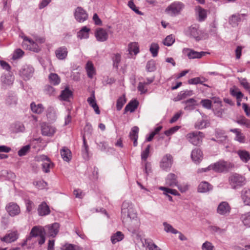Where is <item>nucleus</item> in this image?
Wrapping results in <instances>:
<instances>
[{
  "mask_svg": "<svg viewBox=\"0 0 250 250\" xmlns=\"http://www.w3.org/2000/svg\"><path fill=\"white\" fill-rule=\"evenodd\" d=\"M237 153L240 159L244 163H247L250 160V154L246 150H239Z\"/></svg>",
  "mask_w": 250,
  "mask_h": 250,
  "instance_id": "nucleus-42",
  "label": "nucleus"
},
{
  "mask_svg": "<svg viewBox=\"0 0 250 250\" xmlns=\"http://www.w3.org/2000/svg\"><path fill=\"white\" fill-rule=\"evenodd\" d=\"M241 197L245 205L250 206V189L244 188L241 192Z\"/></svg>",
  "mask_w": 250,
  "mask_h": 250,
  "instance_id": "nucleus-24",
  "label": "nucleus"
},
{
  "mask_svg": "<svg viewBox=\"0 0 250 250\" xmlns=\"http://www.w3.org/2000/svg\"><path fill=\"white\" fill-rule=\"evenodd\" d=\"M13 130L16 132H23L25 127L23 124L20 122H16L13 125Z\"/></svg>",
  "mask_w": 250,
  "mask_h": 250,
  "instance_id": "nucleus-47",
  "label": "nucleus"
},
{
  "mask_svg": "<svg viewBox=\"0 0 250 250\" xmlns=\"http://www.w3.org/2000/svg\"><path fill=\"white\" fill-rule=\"evenodd\" d=\"M61 155L63 160L66 162H69L71 159V151L65 147L61 150Z\"/></svg>",
  "mask_w": 250,
  "mask_h": 250,
  "instance_id": "nucleus-39",
  "label": "nucleus"
},
{
  "mask_svg": "<svg viewBox=\"0 0 250 250\" xmlns=\"http://www.w3.org/2000/svg\"><path fill=\"white\" fill-rule=\"evenodd\" d=\"M49 79L50 83L55 85L59 84L61 82L60 77L55 73H51Z\"/></svg>",
  "mask_w": 250,
  "mask_h": 250,
  "instance_id": "nucleus-45",
  "label": "nucleus"
},
{
  "mask_svg": "<svg viewBox=\"0 0 250 250\" xmlns=\"http://www.w3.org/2000/svg\"><path fill=\"white\" fill-rule=\"evenodd\" d=\"M209 125V121L202 118L198 119L194 124V127L198 129H202L208 127Z\"/></svg>",
  "mask_w": 250,
  "mask_h": 250,
  "instance_id": "nucleus-28",
  "label": "nucleus"
},
{
  "mask_svg": "<svg viewBox=\"0 0 250 250\" xmlns=\"http://www.w3.org/2000/svg\"><path fill=\"white\" fill-rule=\"evenodd\" d=\"M73 96V92L68 87H66L64 90L62 91L60 96L62 100L64 101H68L69 99Z\"/></svg>",
  "mask_w": 250,
  "mask_h": 250,
  "instance_id": "nucleus-33",
  "label": "nucleus"
},
{
  "mask_svg": "<svg viewBox=\"0 0 250 250\" xmlns=\"http://www.w3.org/2000/svg\"><path fill=\"white\" fill-rule=\"evenodd\" d=\"M184 7L185 5L182 2L174 1L167 7L165 11L168 15L175 17L181 14Z\"/></svg>",
  "mask_w": 250,
  "mask_h": 250,
  "instance_id": "nucleus-6",
  "label": "nucleus"
},
{
  "mask_svg": "<svg viewBox=\"0 0 250 250\" xmlns=\"http://www.w3.org/2000/svg\"><path fill=\"white\" fill-rule=\"evenodd\" d=\"M213 249L214 246L208 241L205 242L202 246V250H213Z\"/></svg>",
  "mask_w": 250,
  "mask_h": 250,
  "instance_id": "nucleus-63",
  "label": "nucleus"
},
{
  "mask_svg": "<svg viewBox=\"0 0 250 250\" xmlns=\"http://www.w3.org/2000/svg\"><path fill=\"white\" fill-rule=\"evenodd\" d=\"M46 116L51 121H53L56 119L55 111L53 107H49L47 109Z\"/></svg>",
  "mask_w": 250,
  "mask_h": 250,
  "instance_id": "nucleus-49",
  "label": "nucleus"
},
{
  "mask_svg": "<svg viewBox=\"0 0 250 250\" xmlns=\"http://www.w3.org/2000/svg\"><path fill=\"white\" fill-rule=\"evenodd\" d=\"M34 68L30 65H25L20 71L19 74L24 80H29L33 75Z\"/></svg>",
  "mask_w": 250,
  "mask_h": 250,
  "instance_id": "nucleus-12",
  "label": "nucleus"
},
{
  "mask_svg": "<svg viewBox=\"0 0 250 250\" xmlns=\"http://www.w3.org/2000/svg\"><path fill=\"white\" fill-rule=\"evenodd\" d=\"M147 85L144 82L139 83L137 88L141 94H145L147 92Z\"/></svg>",
  "mask_w": 250,
  "mask_h": 250,
  "instance_id": "nucleus-56",
  "label": "nucleus"
},
{
  "mask_svg": "<svg viewBox=\"0 0 250 250\" xmlns=\"http://www.w3.org/2000/svg\"><path fill=\"white\" fill-rule=\"evenodd\" d=\"M128 50L130 54L134 53V55H136L139 52L138 43L136 42L130 43L128 45Z\"/></svg>",
  "mask_w": 250,
  "mask_h": 250,
  "instance_id": "nucleus-40",
  "label": "nucleus"
},
{
  "mask_svg": "<svg viewBox=\"0 0 250 250\" xmlns=\"http://www.w3.org/2000/svg\"><path fill=\"white\" fill-rule=\"evenodd\" d=\"M241 21V15L239 14H234L231 16L229 19V23L233 27L238 25V23Z\"/></svg>",
  "mask_w": 250,
  "mask_h": 250,
  "instance_id": "nucleus-43",
  "label": "nucleus"
},
{
  "mask_svg": "<svg viewBox=\"0 0 250 250\" xmlns=\"http://www.w3.org/2000/svg\"><path fill=\"white\" fill-rule=\"evenodd\" d=\"M230 93L232 96L236 97L237 99H241L243 97V94L236 88H231Z\"/></svg>",
  "mask_w": 250,
  "mask_h": 250,
  "instance_id": "nucleus-53",
  "label": "nucleus"
},
{
  "mask_svg": "<svg viewBox=\"0 0 250 250\" xmlns=\"http://www.w3.org/2000/svg\"><path fill=\"white\" fill-rule=\"evenodd\" d=\"M121 214L124 226L131 233L137 234L139 229L140 221L131 202L127 201L123 202L122 206Z\"/></svg>",
  "mask_w": 250,
  "mask_h": 250,
  "instance_id": "nucleus-1",
  "label": "nucleus"
},
{
  "mask_svg": "<svg viewBox=\"0 0 250 250\" xmlns=\"http://www.w3.org/2000/svg\"><path fill=\"white\" fill-rule=\"evenodd\" d=\"M212 189V186L206 181L201 182L197 188V191L202 193L208 192Z\"/></svg>",
  "mask_w": 250,
  "mask_h": 250,
  "instance_id": "nucleus-23",
  "label": "nucleus"
},
{
  "mask_svg": "<svg viewBox=\"0 0 250 250\" xmlns=\"http://www.w3.org/2000/svg\"><path fill=\"white\" fill-rule=\"evenodd\" d=\"M24 54V52L21 49H16L13 53L12 59L13 60H17L21 58Z\"/></svg>",
  "mask_w": 250,
  "mask_h": 250,
  "instance_id": "nucleus-59",
  "label": "nucleus"
},
{
  "mask_svg": "<svg viewBox=\"0 0 250 250\" xmlns=\"http://www.w3.org/2000/svg\"><path fill=\"white\" fill-rule=\"evenodd\" d=\"M14 81V77L8 73L2 75L1 77V83L3 87H6L11 85Z\"/></svg>",
  "mask_w": 250,
  "mask_h": 250,
  "instance_id": "nucleus-21",
  "label": "nucleus"
},
{
  "mask_svg": "<svg viewBox=\"0 0 250 250\" xmlns=\"http://www.w3.org/2000/svg\"><path fill=\"white\" fill-rule=\"evenodd\" d=\"M146 68L149 72L154 71L156 69L155 62L153 60L148 61L146 64Z\"/></svg>",
  "mask_w": 250,
  "mask_h": 250,
  "instance_id": "nucleus-61",
  "label": "nucleus"
},
{
  "mask_svg": "<svg viewBox=\"0 0 250 250\" xmlns=\"http://www.w3.org/2000/svg\"><path fill=\"white\" fill-rule=\"evenodd\" d=\"M30 149V146L29 145H26L23 146L18 151V155L20 156H23L25 155Z\"/></svg>",
  "mask_w": 250,
  "mask_h": 250,
  "instance_id": "nucleus-60",
  "label": "nucleus"
},
{
  "mask_svg": "<svg viewBox=\"0 0 250 250\" xmlns=\"http://www.w3.org/2000/svg\"><path fill=\"white\" fill-rule=\"evenodd\" d=\"M240 83L245 89L250 91V83L247 82L246 79L242 78L240 79Z\"/></svg>",
  "mask_w": 250,
  "mask_h": 250,
  "instance_id": "nucleus-64",
  "label": "nucleus"
},
{
  "mask_svg": "<svg viewBox=\"0 0 250 250\" xmlns=\"http://www.w3.org/2000/svg\"><path fill=\"white\" fill-rule=\"evenodd\" d=\"M124 237V234L121 231H118L111 235V241L112 244H114L118 242L122 241Z\"/></svg>",
  "mask_w": 250,
  "mask_h": 250,
  "instance_id": "nucleus-41",
  "label": "nucleus"
},
{
  "mask_svg": "<svg viewBox=\"0 0 250 250\" xmlns=\"http://www.w3.org/2000/svg\"><path fill=\"white\" fill-rule=\"evenodd\" d=\"M193 95V91L192 90H185L180 92L175 98V101H179L182 99L187 98L188 97Z\"/></svg>",
  "mask_w": 250,
  "mask_h": 250,
  "instance_id": "nucleus-29",
  "label": "nucleus"
},
{
  "mask_svg": "<svg viewBox=\"0 0 250 250\" xmlns=\"http://www.w3.org/2000/svg\"><path fill=\"white\" fill-rule=\"evenodd\" d=\"M166 184L170 187L178 186L177 177L173 173H169L166 179Z\"/></svg>",
  "mask_w": 250,
  "mask_h": 250,
  "instance_id": "nucleus-26",
  "label": "nucleus"
},
{
  "mask_svg": "<svg viewBox=\"0 0 250 250\" xmlns=\"http://www.w3.org/2000/svg\"><path fill=\"white\" fill-rule=\"evenodd\" d=\"M5 210L8 214L12 217L18 216L21 212L20 206L14 202L7 204L5 206Z\"/></svg>",
  "mask_w": 250,
  "mask_h": 250,
  "instance_id": "nucleus-10",
  "label": "nucleus"
},
{
  "mask_svg": "<svg viewBox=\"0 0 250 250\" xmlns=\"http://www.w3.org/2000/svg\"><path fill=\"white\" fill-rule=\"evenodd\" d=\"M139 104V102L137 100H133L130 101L125 106V112L130 111V112H134L137 108Z\"/></svg>",
  "mask_w": 250,
  "mask_h": 250,
  "instance_id": "nucleus-38",
  "label": "nucleus"
},
{
  "mask_svg": "<svg viewBox=\"0 0 250 250\" xmlns=\"http://www.w3.org/2000/svg\"><path fill=\"white\" fill-rule=\"evenodd\" d=\"M159 50V46L158 43L153 42L150 44L149 51L153 57H156L158 55Z\"/></svg>",
  "mask_w": 250,
  "mask_h": 250,
  "instance_id": "nucleus-46",
  "label": "nucleus"
},
{
  "mask_svg": "<svg viewBox=\"0 0 250 250\" xmlns=\"http://www.w3.org/2000/svg\"><path fill=\"white\" fill-rule=\"evenodd\" d=\"M42 134L45 136H52L56 132V128L49 125L45 123L42 125Z\"/></svg>",
  "mask_w": 250,
  "mask_h": 250,
  "instance_id": "nucleus-22",
  "label": "nucleus"
},
{
  "mask_svg": "<svg viewBox=\"0 0 250 250\" xmlns=\"http://www.w3.org/2000/svg\"><path fill=\"white\" fill-rule=\"evenodd\" d=\"M185 33L187 36L194 39L197 42L206 38V34L199 29L198 25H192L188 27L185 29Z\"/></svg>",
  "mask_w": 250,
  "mask_h": 250,
  "instance_id": "nucleus-3",
  "label": "nucleus"
},
{
  "mask_svg": "<svg viewBox=\"0 0 250 250\" xmlns=\"http://www.w3.org/2000/svg\"><path fill=\"white\" fill-rule=\"evenodd\" d=\"M207 80L204 77H196L188 80V83L190 84H197L198 83L203 84L204 82H206Z\"/></svg>",
  "mask_w": 250,
  "mask_h": 250,
  "instance_id": "nucleus-50",
  "label": "nucleus"
},
{
  "mask_svg": "<svg viewBox=\"0 0 250 250\" xmlns=\"http://www.w3.org/2000/svg\"><path fill=\"white\" fill-rule=\"evenodd\" d=\"M112 61L113 63V66L118 69L121 61V54L119 53H116L114 54V57L112 58Z\"/></svg>",
  "mask_w": 250,
  "mask_h": 250,
  "instance_id": "nucleus-52",
  "label": "nucleus"
},
{
  "mask_svg": "<svg viewBox=\"0 0 250 250\" xmlns=\"http://www.w3.org/2000/svg\"><path fill=\"white\" fill-rule=\"evenodd\" d=\"M83 146L82 149V153L83 157H87L88 156V146L86 144V139L84 135H83Z\"/></svg>",
  "mask_w": 250,
  "mask_h": 250,
  "instance_id": "nucleus-57",
  "label": "nucleus"
},
{
  "mask_svg": "<svg viewBox=\"0 0 250 250\" xmlns=\"http://www.w3.org/2000/svg\"><path fill=\"white\" fill-rule=\"evenodd\" d=\"M195 10L198 16L199 21H204L207 17V11L199 6L196 7Z\"/></svg>",
  "mask_w": 250,
  "mask_h": 250,
  "instance_id": "nucleus-36",
  "label": "nucleus"
},
{
  "mask_svg": "<svg viewBox=\"0 0 250 250\" xmlns=\"http://www.w3.org/2000/svg\"><path fill=\"white\" fill-rule=\"evenodd\" d=\"M37 211L40 216H46L50 213L49 207L45 202H42L41 204L38 206Z\"/></svg>",
  "mask_w": 250,
  "mask_h": 250,
  "instance_id": "nucleus-18",
  "label": "nucleus"
},
{
  "mask_svg": "<svg viewBox=\"0 0 250 250\" xmlns=\"http://www.w3.org/2000/svg\"><path fill=\"white\" fill-rule=\"evenodd\" d=\"M229 183L232 189H236L245 185L246 179L239 174L232 173L229 177Z\"/></svg>",
  "mask_w": 250,
  "mask_h": 250,
  "instance_id": "nucleus-4",
  "label": "nucleus"
},
{
  "mask_svg": "<svg viewBox=\"0 0 250 250\" xmlns=\"http://www.w3.org/2000/svg\"><path fill=\"white\" fill-rule=\"evenodd\" d=\"M231 210V207L229 204L226 201L221 202L217 208V213L223 216L228 215Z\"/></svg>",
  "mask_w": 250,
  "mask_h": 250,
  "instance_id": "nucleus-14",
  "label": "nucleus"
},
{
  "mask_svg": "<svg viewBox=\"0 0 250 250\" xmlns=\"http://www.w3.org/2000/svg\"><path fill=\"white\" fill-rule=\"evenodd\" d=\"M150 147V146L149 145H148L145 150L141 153V158L145 162L146 161V159L149 156Z\"/></svg>",
  "mask_w": 250,
  "mask_h": 250,
  "instance_id": "nucleus-62",
  "label": "nucleus"
},
{
  "mask_svg": "<svg viewBox=\"0 0 250 250\" xmlns=\"http://www.w3.org/2000/svg\"><path fill=\"white\" fill-rule=\"evenodd\" d=\"M186 137L189 142L197 146L201 144L204 134L201 132L195 131L188 133Z\"/></svg>",
  "mask_w": 250,
  "mask_h": 250,
  "instance_id": "nucleus-7",
  "label": "nucleus"
},
{
  "mask_svg": "<svg viewBox=\"0 0 250 250\" xmlns=\"http://www.w3.org/2000/svg\"><path fill=\"white\" fill-rule=\"evenodd\" d=\"M203 157V153L199 148H195L192 150L191 157L192 160L196 163H199L201 161Z\"/></svg>",
  "mask_w": 250,
  "mask_h": 250,
  "instance_id": "nucleus-27",
  "label": "nucleus"
},
{
  "mask_svg": "<svg viewBox=\"0 0 250 250\" xmlns=\"http://www.w3.org/2000/svg\"><path fill=\"white\" fill-rule=\"evenodd\" d=\"M90 29L86 26H83L78 32L77 37L80 39H87L89 37Z\"/></svg>",
  "mask_w": 250,
  "mask_h": 250,
  "instance_id": "nucleus-35",
  "label": "nucleus"
},
{
  "mask_svg": "<svg viewBox=\"0 0 250 250\" xmlns=\"http://www.w3.org/2000/svg\"><path fill=\"white\" fill-rule=\"evenodd\" d=\"M25 205L26 207V211L31 214L32 211L35 209V206L33 202L29 199L25 200Z\"/></svg>",
  "mask_w": 250,
  "mask_h": 250,
  "instance_id": "nucleus-44",
  "label": "nucleus"
},
{
  "mask_svg": "<svg viewBox=\"0 0 250 250\" xmlns=\"http://www.w3.org/2000/svg\"><path fill=\"white\" fill-rule=\"evenodd\" d=\"M173 163V158L170 154H167L165 155L161 162L160 167L166 171L169 169Z\"/></svg>",
  "mask_w": 250,
  "mask_h": 250,
  "instance_id": "nucleus-16",
  "label": "nucleus"
},
{
  "mask_svg": "<svg viewBox=\"0 0 250 250\" xmlns=\"http://www.w3.org/2000/svg\"><path fill=\"white\" fill-rule=\"evenodd\" d=\"M241 218L245 226L250 227V212L242 215Z\"/></svg>",
  "mask_w": 250,
  "mask_h": 250,
  "instance_id": "nucleus-48",
  "label": "nucleus"
},
{
  "mask_svg": "<svg viewBox=\"0 0 250 250\" xmlns=\"http://www.w3.org/2000/svg\"><path fill=\"white\" fill-rule=\"evenodd\" d=\"M164 226V229L167 232H171L173 234H177L178 233V231L173 228V227L167 222L163 223Z\"/></svg>",
  "mask_w": 250,
  "mask_h": 250,
  "instance_id": "nucleus-54",
  "label": "nucleus"
},
{
  "mask_svg": "<svg viewBox=\"0 0 250 250\" xmlns=\"http://www.w3.org/2000/svg\"><path fill=\"white\" fill-rule=\"evenodd\" d=\"M108 35L107 31L102 28H98L95 32V37L99 42H104L108 39Z\"/></svg>",
  "mask_w": 250,
  "mask_h": 250,
  "instance_id": "nucleus-20",
  "label": "nucleus"
},
{
  "mask_svg": "<svg viewBox=\"0 0 250 250\" xmlns=\"http://www.w3.org/2000/svg\"><path fill=\"white\" fill-rule=\"evenodd\" d=\"M60 225L55 223L45 226L44 228L46 233L49 236L54 237L58 234L59 230Z\"/></svg>",
  "mask_w": 250,
  "mask_h": 250,
  "instance_id": "nucleus-15",
  "label": "nucleus"
},
{
  "mask_svg": "<svg viewBox=\"0 0 250 250\" xmlns=\"http://www.w3.org/2000/svg\"><path fill=\"white\" fill-rule=\"evenodd\" d=\"M125 97H120L117 101L116 107L118 111H120L125 103Z\"/></svg>",
  "mask_w": 250,
  "mask_h": 250,
  "instance_id": "nucleus-58",
  "label": "nucleus"
},
{
  "mask_svg": "<svg viewBox=\"0 0 250 250\" xmlns=\"http://www.w3.org/2000/svg\"><path fill=\"white\" fill-rule=\"evenodd\" d=\"M85 69L87 76L90 78H92L96 74L95 68L91 62H88L86 64Z\"/></svg>",
  "mask_w": 250,
  "mask_h": 250,
  "instance_id": "nucleus-37",
  "label": "nucleus"
},
{
  "mask_svg": "<svg viewBox=\"0 0 250 250\" xmlns=\"http://www.w3.org/2000/svg\"><path fill=\"white\" fill-rule=\"evenodd\" d=\"M183 104L186 105L184 108L185 110H192L195 108V106L197 105V102L194 99L190 98L183 102Z\"/></svg>",
  "mask_w": 250,
  "mask_h": 250,
  "instance_id": "nucleus-32",
  "label": "nucleus"
},
{
  "mask_svg": "<svg viewBox=\"0 0 250 250\" xmlns=\"http://www.w3.org/2000/svg\"><path fill=\"white\" fill-rule=\"evenodd\" d=\"M19 233L17 230L11 231L7 233L4 237L0 238L1 241L11 243L16 241L19 237Z\"/></svg>",
  "mask_w": 250,
  "mask_h": 250,
  "instance_id": "nucleus-17",
  "label": "nucleus"
},
{
  "mask_svg": "<svg viewBox=\"0 0 250 250\" xmlns=\"http://www.w3.org/2000/svg\"><path fill=\"white\" fill-rule=\"evenodd\" d=\"M183 52L189 59H200L208 54L207 52H197L189 48H184Z\"/></svg>",
  "mask_w": 250,
  "mask_h": 250,
  "instance_id": "nucleus-13",
  "label": "nucleus"
},
{
  "mask_svg": "<svg viewBox=\"0 0 250 250\" xmlns=\"http://www.w3.org/2000/svg\"><path fill=\"white\" fill-rule=\"evenodd\" d=\"M139 128L137 126H133L129 133L130 138L132 140L138 138Z\"/></svg>",
  "mask_w": 250,
  "mask_h": 250,
  "instance_id": "nucleus-55",
  "label": "nucleus"
},
{
  "mask_svg": "<svg viewBox=\"0 0 250 250\" xmlns=\"http://www.w3.org/2000/svg\"><path fill=\"white\" fill-rule=\"evenodd\" d=\"M143 244L146 247V250H161L160 248L149 239H145L144 242H143Z\"/></svg>",
  "mask_w": 250,
  "mask_h": 250,
  "instance_id": "nucleus-31",
  "label": "nucleus"
},
{
  "mask_svg": "<svg viewBox=\"0 0 250 250\" xmlns=\"http://www.w3.org/2000/svg\"><path fill=\"white\" fill-rule=\"evenodd\" d=\"M87 102L89 105L93 107L96 114H99L100 113L99 107L95 101V97L94 92H92L91 96L88 98Z\"/></svg>",
  "mask_w": 250,
  "mask_h": 250,
  "instance_id": "nucleus-30",
  "label": "nucleus"
},
{
  "mask_svg": "<svg viewBox=\"0 0 250 250\" xmlns=\"http://www.w3.org/2000/svg\"><path fill=\"white\" fill-rule=\"evenodd\" d=\"M5 103L6 105L13 107L18 103V98L14 93H9L6 96Z\"/></svg>",
  "mask_w": 250,
  "mask_h": 250,
  "instance_id": "nucleus-19",
  "label": "nucleus"
},
{
  "mask_svg": "<svg viewBox=\"0 0 250 250\" xmlns=\"http://www.w3.org/2000/svg\"><path fill=\"white\" fill-rule=\"evenodd\" d=\"M21 38L23 40L22 43V47L26 49L36 52H39L40 50L38 43H42L45 42V39L43 38H37L35 41L25 36H22Z\"/></svg>",
  "mask_w": 250,
  "mask_h": 250,
  "instance_id": "nucleus-2",
  "label": "nucleus"
},
{
  "mask_svg": "<svg viewBox=\"0 0 250 250\" xmlns=\"http://www.w3.org/2000/svg\"><path fill=\"white\" fill-rule=\"evenodd\" d=\"M211 167L214 171L222 172L228 171L233 167V165L229 162L222 161L211 165Z\"/></svg>",
  "mask_w": 250,
  "mask_h": 250,
  "instance_id": "nucleus-8",
  "label": "nucleus"
},
{
  "mask_svg": "<svg viewBox=\"0 0 250 250\" xmlns=\"http://www.w3.org/2000/svg\"><path fill=\"white\" fill-rule=\"evenodd\" d=\"M30 107L33 112L38 114L42 113L44 111V107L41 104H36L34 102H32L30 104Z\"/></svg>",
  "mask_w": 250,
  "mask_h": 250,
  "instance_id": "nucleus-34",
  "label": "nucleus"
},
{
  "mask_svg": "<svg viewBox=\"0 0 250 250\" xmlns=\"http://www.w3.org/2000/svg\"><path fill=\"white\" fill-rule=\"evenodd\" d=\"M45 230L43 227L34 226L32 228L28 236V239L32 240L33 237H39L38 243L40 245L43 244L45 241Z\"/></svg>",
  "mask_w": 250,
  "mask_h": 250,
  "instance_id": "nucleus-5",
  "label": "nucleus"
},
{
  "mask_svg": "<svg viewBox=\"0 0 250 250\" xmlns=\"http://www.w3.org/2000/svg\"><path fill=\"white\" fill-rule=\"evenodd\" d=\"M67 49L65 46L60 47L55 51L56 57L61 60L65 59L67 56Z\"/></svg>",
  "mask_w": 250,
  "mask_h": 250,
  "instance_id": "nucleus-25",
  "label": "nucleus"
},
{
  "mask_svg": "<svg viewBox=\"0 0 250 250\" xmlns=\"http://www.w3.org/2000/svg\"><path fill=\"white\" fill-rule=\"evenodd\" d=\"M75 19L79 22L82 23L88 18L87 12L82 7H77L74 12Z\"/></svg>",
  "mask_w": 250,
  "mask_h": 250,
  "instance_id": "nucleus-11",
  "label": "nucleus"
},
{
  "mask_svg": "<svg viewBox=\"0 0 250 250\" xmlns=\"http://www.w3.org/2000/svg\"><path fill=\"white\" fill-rule=\"evenodd\" d=\"M36 160L38 162H42V169L45 173L50 172V169L53 167V163L50 159L46 155H41L36 157Z\"/></svg>",
  "mask_w": 250,
  "mask_h": 250,
  "instance_id": "nucleus-9",
  "label": "nucleus"
},
{
  "mask_svg": "<svg viewBox=\"0 0 250 250\" xmlns=\"http://www.w3.org/2000/svg\"><path fill=\"white\" fill-rule=\"evenodd\" d=\"M175 42L174 36L172 35L167 36L163 41V43L165 45L169 46H171Z\"/></svg>",
  "mask_w": 250,
  "mask_h": 250,
  "instance_id": "nucleus-51",
  "label": "nucleus"
}]
</instances>
